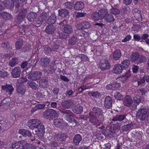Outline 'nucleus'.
<instances>
[{
  "label": "nucleus",
  "mask_w": 149,
  "mask_h": 149,
  "mask_svg": "<svg viewBox=\"0 0 149 149\" xmlns=\"http://www.w3.org/2000/svg\"><path fill=\"white\" fill-rule=\"evenodd\" d=\"M112 100L111 97L109 96H107L105 98L104 104L106 108L109 109L111 107Z\"/></svg>",
  "instance_id": "14"
},
{
  "label": "nucleus",
  "mask_w": 149,
  "mask_h": 149,
  "mask_svg": "<svg viewBox=\"0 0 149 149\" xmlns=\"http://www.w3.org/2000/svg\"><path fill=\"white\" fill-rule=\"evenodd\" d=\"M18 144L21 145L23 146H24V148L26 147V146L29 145V143H27L24 140H22L20 141H19L18 142Z\"/></svg>",
  "instance_id": "55"
},
{
  "label": "nucleus",
  "mask_w": 149,
  "mask_h": 149,
  "mask_svg": "<svg viewBox=\"0 0 149 149\" xmlns=\"http://www.w3.org/2000/svg\"><path fill=\"white\" fill-rule=\"evenodd\" d=\"M81 140V136L79 134H77L74 136L73 142L75 145H78Z\"/></svg>",
  "instance_id": "29"
},
{
  "label": "nucleus",
  "mask_w": 149,
  "mask_h": 149,
  "mask_svg": "<svg viewBox=\"0 0 149 149\" xmlns=\"http://www.w3.org/2000/svg\"><path fill=\"white\" fill-rule=\"evenodd\" d=\"M28 126L31 129L36 128V134L43 136L45 132V128L41 121L38 119H32L29 120L28 122Z\"/></svg>",
  "instance_id": "1"
},
{
  "label": "nucleus",
  "mask_w": 149,
  "mask_h": 149,
  "mask_svg": "<svg viewBox=\"0 0 149 149\" xmlns=\"http://www.w3.org/2000/svg\"><path fill=\"white\" fill-rule=\"evenodd\" d=\"M83 111V107L80 105L75 106L73 109V112L75 113L80 114Z\"/></svg>",
  "instance_id": "37"
},
{
  "label": "nucleus",
  "mask_w": 149,
  "mask_h": 149,
  "mask_svg": "<svg viewBox=\"0 0 149 149\" xmlns=\"http://www.w3.org/2000/svg\"><path fill=\"white\" fill-rule=\"evenodd\" d=\"M50 61L48 58H42L40 60L41 66L44 67H47L49 64Z\"/></svg>",
  "instance_id": "26"
},
{
  "label": "nucleus",
  "mask_w": 149,
  "mask_h": 149,
  "mask_svg": "<svg viewBox=\"0 0 149 149\" xmlns=\"http://www.w3.org/2000/svg\"><path fill=\"white\" fill-rule=\"evenodd\" d=\"M146 92V90L143 88L139 89L136 90V93L139 95H144Z\"/></svg>",
  "instance_id": "45"
},
{
  "label": "nucleus",
  "mask_w": 149,
  "mask_h": 149,
  "mask_svg": "<svg viewBox=\"0 0 149 149\" xmlns=\"http://www.w3.org/2000/svg\"><path fill=\"white\" fill-rule=\"evenodd\" d=\"M91 17L92 19L94 20L97 21L100 19L98 12H95L93 13L92 14Z\"/></svg>",
  "instance_id": "41"
},
{
  "label": "nucleus",
  "mask_w": 149,
  "mask_h": 149,
  "mask_svg": "<svg viewBox=\"0 0 149 149\" xmlns=\"http://www.w3.org/2000/svg\"><path fill=\"white\" fill-rule=\"evenodd\" d=\"M136 116L142 121L147 119L149 116V109L146 108L140 109L138 110Z\"/></svg>",
  "instance_id": "4"
},
{
  "label": "nucleus",
  "mask_w": 149,
  "mask_h": 149,
  "mask_svg": "<svg viewBox=\"0 0 149 149\" xmlns=\"http://www.w3.org/2000/svg\"><path fill=\"white\" fill-rule=\"evenodd\" d=\"M84 7V4L81 1H77L74 4V8L76 10H81Z\"/></svg>",
  "instance_id": "25"
},
{
  "label": "nucleus",
  "mask_w": 149,
  "mask_h": 149,
  "mask_svg": "<svg viewBox=\"0 0 149 149\" xmlns=\"http://www.w3.org/2000/svg\"><path fill=\"white\" fill-rule=\"evenodd\" d=\"M2 89L5 90L7 92H8L9 94H11V92L13 91L14 88L11 84H6L5 85H2Z\"/></svg>",
  "instance_id": "21"
},
{
  "label": "nucleus",
  "mask_w": 149,
  "mask_h": 149,
  "mask_svg": "<svg viewBox=\"0 0 149 149\" xmlns=\"http://www.w3.org/2000/svg\"><path fill=\"white\" fill-rule=\"evenodd\" d=\"M131 38V36L130 35H129L126 36L124 39L123 40L122 42H125L128 41L130 40Z\"/></svg>",
  "instance_id": "62"
},
{
  "label": "nucleus",
  "mask_w": 149,
  "mask_h": 149,
  "mask_svg": "<svg viewBox=\"0 0 149 149\" xmlns=\"http://www.w3.org/2000/svg\"><path fill=\"white\" fill-rule=\"evenodd\" d=\"M21 70L19 67H15L12 70L11 75L13 77L17 78L19 77L20 76Z\"/></svg>",
  "instance_id": "12"
},
{
  "label": "nucleus",
  "mask_w": 149,
  "mask_h": 149,
  "mask_svg": "<svg viewBox=\"0 0 149 149\" xmlns=\"http://www.w3.org/2000/svg\"><path fill=\"white\" fill-rule=\"evenodd\" d=\"M19 133L24 137H30L32 136L31 133L27 130L21 129L19 130Z\"/></svg>",
  "instance_id": "24"
},
{
  "label": "nucleus",
  "mask_w": 149,
  "mask_h": 149,
  "mask_svg": "<svg viewBox=\"0 0 149 149\" xmlns=\"http://www.w3.org/2000/svg\"><path fill=\"white\" fill-rule=\"evenodd\" d=\"M63 6L66 8L71 9L72 7V3L70 2H67L63 4Z\"/></svg>",
  "instance_id": "52"
},
{
  "label": "nucleus",
  "mask_w": 149,
  "mask_h": 149,
  "mask_svg": "<svg viewBox=\"0 0 149 149\" xmlns=\"http://www.w3.org/2000/svg\"><path fill=\"white\" fill-rule=\"evenodd\" d=\"M91 88V87L90 86H86L84 85L79 88L78 89V91L79 92L81 93L84 90L86 89H90Z\"/></svg>",
  "instance_id": "47"
},
{
  "label": "nucleus",
  "mask_w": 149,
  "mask_h": 149,
  "mask_svg": "<svg viewBox=\"0 0 149 149\" xmlns=\"http://www.w3.org/2000/svg\"><path fill=\"white\" fill-rule=\"evenodd\" d=\"M62 29L63 31L68 34H70L73 32L72 27L69 25L64 26Z\"/></svg>",
  "instance_id": "20"
},
{
  "label": "nucleus",
  "mask_w": 149,
  "mask_h": 149,
  "mask_svg": "<svg viewBox=\"0 0 149 149\" xmlns=\"http://www.w3.org/2000/svg\"><path fill=\"white\" fill-rule=\"evenodd\" d=\"M59 16L63 17H66L68 14V11L66 9H61L58 10Z\"/></svg>",
  "instance_id": "31"
},
{
  "label": "nucleus",
  "mask_w": 149,
  "mask_h": 149,
  "mask_svg": "<svg viewBox=\"0 0 149 149\" xmlns=\"http://www.w3.org/2000/svg\"><path fill=\"white\" fill-rule=\"evenodd\" d=\"M104 20L107 22H111L114 21V18L111 14H108L104 18Z\"/></svg>",
  "instance_id": "35"
},
{
  "label": "nucleus",
  "mask_w": 149,
  "mask_h": 149,
  "mask_svg": "<svg viewBox=\"0 0 149 149\" xmlns=\"http://www.w3.org/2000/svg\"><path fill=\"white\" fill-rule=\"evenodd\" d=\"M56 16L54 14H52L49 17L47 20V22L48 24H54L56 20Z\"/></svg>",
  "instance_id": "30"
},
{
  "label": "nucleus",
  "mask_w": 149,
  "mask_h": 149,
  "mask_svg": "<svg viewBox=\"0 0 149 149\" xmlns=\"http://www.w3.org/2000/svg\"><path fill=\"white\" fill-rule=\"evenodd\" d=\"M120 125L119 123L115 124L110 126L109 131L112 133H115L120 130Z\"/></svg>",
  "instance_id": "13"
},
{
  "label": "nucleus",
  "mask_w": 149,
  "mask_h": 149,
  "mask_svg": "<svg viewBox=\"0 0 149 149\" xmlns=\"http://www.w3.org/2000/svg\"><path fill=\"white\" fill-rule=\"evenodd\" d=\"M91 24L88 22L83 21L77 25L76 27L79 30H84L85 29H88L91 27Z\"/></svg>",
  "instance_id": "8"
},
{
  "label": "nucleus",
  "mask_w": 149,
  "mask_h": 149,
  "mask_svg": "<svg viewBox=\"0 0 149 149\" xmlns=\"http://www.w3.org/2000/svg\"><path fill=\"white\" fill-rule=\"evenodd\" d=\"M2 18L5 19H10L12 18L11 15L7 13L4 12L1 14Z\"/></svg>",
  "instance_id": "38"
},
{
  "label": "nucleus",
  "mask_w": 149,
  "mask_h": 149,
  "mask_svg": "<svg viewBox=\"0 0 149 149\" xmlns=\"http://www.w3.org/2000/svg\"><path fill=\"white\" fill-rule=\"evenodd\" d=\"M31 47V46L29 45L28 44L26 45H25L22 49V50L24 52L26 51H28L29 50Z\"/></svg>",
  "instance_id": "57"
},
{
  "label": "nucleus",
  "mask_w": 149,
  "mask_h": 149,
  "mask_svg": "<svg viewBox=\"0 0 149 149\" xmlns=\"http://www.w3.org/2000/svg\"><path fill=\"white\" fill-rule=\"evenodd\" d=\"M121 54L120 50L116 49L113 54V58L115 60H118L121 57Z\"/></svg>",
  "instance_id": "28"
},
{
  "label": "nucleus",
  "mask_w": 149,
  "mask_h": 149,
  "mask_svg": "<svg viewBox=\"0 0 149 149\" xmlns=\"http://www.w3.org/2000/svg\"><path fill=\"white\" fill-rule=\"evenodd\" d=\"M100 19H104L108 14V10L102 8L98 11Z\"/></svg>",
  "instance_id": "22"
},
{
  "label": "nucleus",
  "mask_w": 149,
  "mask_h": 149,
  "mask_svg": "<svg viewBox=\"0 0 149 149\" xmlns=\"http://www.w3.org/2000/svg\"><path fill=\"white\" fill-rule=\"evenodd\" d=\"M77 41V38L74 36H72L68 40V43L70 45H74Z\"/></svg>",
  "instance_id": "42"
},
{
  "label": "nucleus",
  "mask_w": 149,
  "mask_h": 149,
  "mask_svg": "<svg viewBox=\"0 0 149 149\" xmlns=\"http://www.w3.org/2000/svg\"><path fill=\"white\" fill-rule=\"evenodd\" d=\"M59 89L58 88H55L53 90V93L56 95H57L58 94L59 92Z\"/></svg>",
  "instance_id": "63"
},
{
  "label": "nucleus",
  "mask_w": 149,
  "mask_h": 149,
  "mask_svg": "<svg viewBox=\"0 0 149 149\" xmlns=\"http://www.w3.org/2000/svg\"><path fill=\"white\" fill-rule=\"evenodd\" d=\"M42 73L39 71H36L29 74L28 78L29 79L35 81L39 79L41 77Z\"/></svg>",
  "instance_id": "10"
},
{
  "label": "nucleus",
  "mask_w": 149,
  "mask_h": 149,
  "mask_svg": "<svg viewBox=\"0 0 149 149\" xmlns=\"http://www.w3.org/2000/svg\"><path fill=\"white\" fill-rule=\"evenodd\" d=\"M132 12L134 17L137 20H142V17L140 10L137 8H134L132 10Z\"/></svg>",
  "instance_id": "15"
},
{
  "label": "nucleus",
  "mask_w": 149,
  "mask_h": 149,
  "mask_svg": "<svg viewBox=\"0 0 149 149\" xmlns=\"http://www.w3.org/2000/svg\"><path fill=\"white\" fill-rule=\"evenodd\" d=\"M146 81H145L142 78L138 79L137 83L139 86H144L145 84Z\"/></svg>",
  "instance_id": "50"
},
{
  "label": "nucleus",
  "mask_w": 149,
  "mask_h": 149,
  "mask_svg": "<svg viewBox=\"0 0 149 149\" xmlns=\"http://www.w3.org/2000/svg\"><path fill=\"white\" fill-rule=\"evenodd\" d=\"M133 126V124L132 123L125 125L122 126V130L124 132H126L129 130Z\"/></svg>",
  "instance_id": "39"
},
{
  "label": "nucleus",
  "mask_w": 149,
  "mask_h": 149,
  "mask_svg": "<svg viewBox=\"0 0 149 149\" xmlns=\"http://www.w3.org/2000/svg\"><path fill=\"white\" fill-rule=\"evenodd\" d=\"M58 115L57 112L52 109H48L44 112V117L49 120L57 118Z\"/></svg>",
  "instance_id": "5"
},
{
  "label": "nucleus",
  "mask_w": 149,
  "mask_h": 149,
  "mask_svg": "<svg viewBox=\"0 0 149 149\" xmlns=\"http://www.w3.org/2000/svg\"><path fill=\"white\" fill-rule=\"evenodd\" d=\"M124 104L127 106H130L132 110H135L137 107V104H132V101L131 97L128 95H127L124 99Z\"/></svg>",
  "instance_id": "6"
},
{
  "label": "nucleus",
  "mask_w": 149,
  "mask_h": 149,
  "mask_svg": "<svg viewBox=\"0 0 149 149\" xmlns=\"http://www.w3.org/2000/svg\"><path fill=\"white\" fill-rule=\"evenodd\" d=\"M61 104L62 107L64 109H69L72 108L74 105V102L71 100H62Z\"/></svg>",
  "instance_id": "9"
},
{
  "label": "nucleus",
  "mask_w": 149,
  "mask_h": 149,
  "mask_svg": "<svg viewBox=\"0 0 149 149\" xmlns=\"http://www.w3.org/2000/svg\"><path fill=\"white\" fill-rule=\"evenodd\" d=\"M130 61L129 60L125 59L121 63L120 65L123 69H127L130 66Z\"/></svg>",
  "instance_id": "33"
},
{
  "label": "nucleus",
  "mask_w": 149,
  "mask_h": 149,
  "mask_svg": "<svg viewBox=\"0 0 149 149\" xmlns=\"http://www.w3.org/2000/svg\"><path fill=\"white\" fill-rule=\"evenodd\" d=\"M110 12L111 13L115 15H118L120 13L119 10L117 8H112L110 10Z\"/></svg>",
  "instance_id": "51"
},
{
  "label": "nucleus",
  "mask_w": 149,
  "mask_h": 149,
  "mask_svg": "<svg viewBox=\"0 0 149 149\" xmlns=\"http://www.w3.org/2000/svg\"><path fill=\"white\" fill-rule=\"evenodd\" d=\"M146 61V58L143 56H139V61L137 62V64H139L141 63L145 62Z\"/></svg>",
  "instance_id": "49"
},
{
  "label": "nucleus",
  "mask_w": 149,
  "mask_h": 149,
  "mask_svg": "<svg viewBox=\"0 0 149 149\" xmlns=\"http://www.w3.org/2000/svg\"><path fill=\"white\" fill-rule=\"evenodd\" d=\"M25 18L23 17L22 15H20L19 14H18V15L16 17V19L17 20L18 22L22 21V20Z\"/></svg>",
  "instance_id": "64"
},
{
  "label": "nucleus",
  "mask_w": 149,
  "mask_h": 149,
  "mask_svg": "<svg viewBox=\"0 0 149 149\" xmlns=\"http://www.w3.org/2000/svg\"><path fill=\"white\" fill-rule=\"evenodd\" d=\"M88 94L90 96L98 97L99 96L100 93L97 91H95L88 93Z\"/></svg>",
  "instance_id": "44"
},
{
  "label": "nucleus",
  "mask_w": 149,
  "mask_h": 149,
  "mask_svg": "<svg viewBox=\"0 0 149 149\" xmlns=\"http://www.w3.org/2000/svg\"><path fill=\"white\" fill-rule=\"evenodd\" d=\"M27 84L29 86L33 89L36 90L38 88V85L35 82L29 81Z\"/></svg>",
  "instance_id": "36"
},
{
  "label": "nucleus",
  "mask_w": 149,
  "mask_h": 149,
  "mask_svg": "<svg viewBox=\"0 0 149 149\" xmlns=\"http://www.w3.org/2000/svg\"><path fill=\"white\" fill-rule=\"evenodd\" d=\"M62 122V120L60 119H56L54 120V124L56 127L60 126Z\"/></svg>",
  "instance_id": "46"
},
{
  "label": "nucleus",
  "mask_w": 149,
  "mask_h": 149,
  "mask_svg": "<svg viewBox=\"0 0 149 149\" xmlns=\"http://www.w3.org/2000/svg\"><path fill=\"white\" fill-rule=\"evenodd\" d=\"M47 14L46 13H42L38 17L37 23L39 24L45 23L46 21Z\"/></svg>",
  "instance_id": "16"
},
{
  "label": "nucleus",
  "mask_w": 149,
  "mask_h": 149,
  "mask_svg": "<svg viewBox=\"0 0 149 149\" xmlns=\"http://www.w3.org/2000/svg\"><path fill=\"white\" fill-rule=\"evenodd\" d=\"M37 16V13L33 12L29 13L27 16L28 20L31 22H33Z\"/></svg>",
  "instance_id": "18"
},
{
  "label": "nucleus",
  "mask_w": 149,
  "mask_h": 149,
  "mask_svg": "<svg viewBox=\"0 0 149 149\" xmlns=\"http://www.w3.org/2000/svg\"><path fill=\"white\" fill-rule=\"evenodd\" d=\"M126 118V116L124 114H117L113 117L112 119V121L115 122V121H121L123 120Z\"/></svg>",
  "instance_id": "23"
},
{
  "label": "nucleus",
  "mask_w": 149,
  "mask_h": 149,
  "mask_svg": "<svg viewBox=\"0 0 149 149\" xmlns=\"http://www.w3.org/2000/svg\"><path fill=\"white\" fill-rule=\"evenodd\" d=\"M27 13V10L26 9H22L19 13L20 15H22L23 17L25 18V15Z\"/></svg>",
  "instance_id": "56"
},
{
  "label": "nucleus",
  "mask_w": 149,
  "mask_h": 149,
  "mask_svg": "<svg viewBox=\"0 0 149 149\" xmlns=\"http://www.w3.org/2000/svg\"><path fill=\"white\" fill-rule=\"evenodd\" d=\"M18 63L17 59L16 58H13L10 61L9 63V65L11 67H13Z\"/></svg>",
  "instance_id": "40"
},
{
  "label": "nucleus",
  "mask_w": 149,
  "mask_h": 149,
  "mask_svg": "<svg viewBox=\"0 0 149 149\" xmlns=\"http://www.w3.org/2000/svg\"><path fill=\"white\" fill-rule=\"evenodd\" d=\"M25 148L24 146H22L20 144H18L17 143V145H15L14 147V149H24Z\"/></svg>",
  "instance_id": "61"
},
{
  "label": "nucleus",
  "mask_w": 149,
  "mask_h": 149,
  "mask_svg": "<svg viewBox=\"0 0 149 149\" xmlns=\"http://www.w3.org/2000/svg\"><path fill=\"white\" fill-rule=\"evenodd\" d=\"M86 14V13L78 12L76 15V17H85Z\"/></svg>",
  "instance_id": "59"
},
{
  "label": "nucleus",
  "mask_w": 149,
  "mask_h": 149,
  "mask_svg": "<svg viewBox=\"0 0 149 149\" xmlns=\"http://www.w3.org/2000/svg\"><path fill=\"white\" fill-rule=\"evenodd\" d=\"M114 97L117 100H121L123 98V96L120 93L116 92L114 93Z\"/></svg>",
  "instance_id": "43"
},
{
  "label": "nucleus",
  "mask_w": 149,
  "mask_h": 149,
  "mask_svg": "<svg viewBox=\"0 0 149 149\" xmlns=\"http://www.w3.org/2000/svg\"><path fill=\"white\" fill-rule=\"evenodd\" d=\"M19 0H6L4 2V5L8 8L11 9L13 8L14 4L16 8L19 7Z\"/></svg>",
  "instance_id": "7"
},
{
  "label": "nucleus",
  "mask_w": 149,
  "mask_h": 149,
  "mask_svg": "<svg viewBox=\"0 0 149 149\" xmlns=\"http://www.w3.org/2000/svg\"><path fill=\"white\" fill-rule=\"evenodd\" d=\"M23 44L22 39H19L17 40L15 43V47L17 49L19 50L22 47Z\"/></svg>",
  "instance_id": "34"
},
{
  "label": "nucleus",
  "mask_w": 149,
  "mask_h": 149,
  "mask_svg": "<svg viewBox=\"0 0 149 149\" xmlns=\"http://www.w3.org/2000/svg\"><path fill=\"white\" fill-rule=\"evenodd\" d=\"M102 111L100 108L95 107L89 113V118L90 122L95 124L97 121V117L102 114Z\"/></svg>",
  "instance_id": "2"
},
{
  "label": "nucleus",
  "mask_w": 149,
  "mask_h": 149,
  "mask_svg": "<svg viewBox=\"0 0 149 149\" xmlns=\"http://www.w3.org/2000/svg\"><path fill=\"white\" fill-rule=\"evenodd\" d=\"M66 138V136L61 133L55 134L54 135V139L58 141H64Z\"/></svg>",
  "instance_id": "19"
},
{
  "label": "nucleus",
  "mask_w": 149,
  "mask_h": 149,
  "mask_svg": "<svg viewBox=\"0 0 149 149\" xmlns=\"http://www.w3.org/2000/svg\"><path fill=\"white\" fill-rule=\"evenodd\" d=\"M123 69V68L120 64H116L114 66L113 68V73L116 74H119L122 72Z\"/></svg>",
  "instance_id": "17"
},
{
  "label": "nucleus",
  "mask_w": 149,
  "mask_h": 149,
  "mask_svg": "<svg viewBox=\"0 0 149 149\" xmlns=\"http://www.w3.org/2000/svg\"><path fill=\"white\" fill-rule=\"evenodd\" d=\"M58 36L61 38H66L68 36L63 32L59 33Z\"/></svg>",
  "instance_id": "54"
},
{
  "label": "nucleus",
  "mask_w": 149,
  "mask_h": 149,
  "mask_svg": "<svg viewBox=\"0 0 149 149\" xmlns=\"http://www.w3.org/2000/svg\"><path fill=\"white\" fill-rule=\"evenodd\" d=\"M56 30L55 27L53 25H49L47 26L45 29L46 32L48 34H52Z\"/></svg>",
  "instance_id": "27"
},
{
  "label": "nucleus",
  "mask_w": 149,
  "mask_h": 149,
  "mask_svg": "<svg viewBox=\"0 0 149 149\" xmlns=\"http://www.w3.org/2000/svg\"><path fill=\"white\" fill-rule=\"evenodd\" d=\"M139 57V53L135 52L133 53L130 56V59L132 62H134L138 59Z\"/></svg>",
  "instance_id": "32"
},
{
  "label": "nucleus",
  "mask_w": 149,
  "mask_h": 149,
  "mask_svg": "<svg viewBox=\"0 0 149 149\" xmlns=\"http://www.w3.org/2000/svg\"><path fill=\"white\" fill-rule=\"evenodd\" d=\"M99 67L102 70H106L109 69L110 65L108 61L106 60H102L99 64Z\"/></svg>",
  "instance_id": "11"
},
{
  "label": "nucleus",
  "mask_w": 149,
  "mask_h": 149,
  "mask_svg": "<svg viewBox=\"0 0 149 149\" xmlns=\"http://www.w3.org/2000/svg\"><path fill=\"white\" fill-rule=\"evenodd\" d=\"M61 112L63 113V116H64L65 119L70 123H72V125L70 126L74 127L76 125V121L74 119V116L72 115V113L69 110L62 111Z\"/></svg>",
  "instance_id": "3"
},
{
  "label": "nucleus",
  "mask_w": 149,
  "mask_h": 149,
  "mask_svg": "<svg viewBox=\"0 0 149 149\" xmlns=\"http://www.w3.org/2000/svg\"><path fill=\"white\" fill-rule=\"evenodd\" d=\"M10 98H6L4 100L1 102L2 105H6V104L8 103L10 101Z\"/></svg>",
  "instance_id": "60"
},
{
  "label": "nucleus",
  "mask_w": 149,
  "mask_h": 149,
  "mask_svg": "<svg viewBox=\"0 0 149 149\" xmlns=\"http://www.w3.org/2000/svg\"><path fill=\"white\" fill-rule=\"evenodd\" d=\"M44 49L45 52L46 54L49 53L52 51L51 49L47 46H45L44 47Z\"/></svg>",
  "instance_id": "58"
},
{
  "label": "nucleus",
  "mask_w": 149,
  "mask_h": 149,
  "mask_svg": "<svg viewBox=\"0 0 149 149\" xmlns=\"http://www.w3.org/2000/svg\"><path fill=\"white\" fill-rule=\"evenodd\" d=\"M134 100L136 103L139 104L141 102L140 96L138 95H136L134 97Z\"/></svg>",
  "instance_id": "48"
},
{
  "label": "nucleus",
  "mask_w": 149,
  "mask_h": 149,
  "mask_svg": "<svg viewBox=\"0 0 149 149\" xmlns=\"http://www.w3.org/2000/svg\"><path fill=\"white\" fill-rule=\"evenodd\" d=\"M112 87L114 88L113 90H115L120 86V84L119 83L116 82H113L112 84Z\"/></svg>",
  "instance_id": "53"
}]
</instances>
